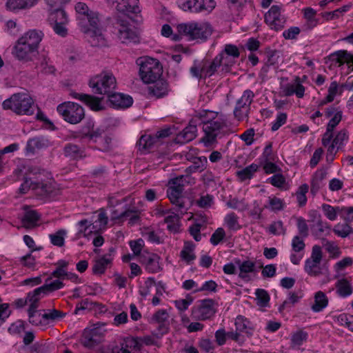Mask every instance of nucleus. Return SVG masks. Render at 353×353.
Returning a JSON list of instances; mask_svg holds the SVG:
<instances>
[{
  "label": "nucleus",
  "mask_w": 353,
  "mask_h": 353,
  "mask_svg": "<svg viewBox=\"0 0 353 353\" xmlns=\"http://www.w3.org/2000/svg\"><path fill=\"white\" fill-rule=\"evenodd\" d=\"M281 10V6L274 5L265 14V21L272 30L279 31L285 26L286 19Z\"/></svg>",
  "instance_id": "nucleus-14"
},
{
  "label": "nucleus",
  "mask_w": 353,
  "mask_h": 353,
  "mask_svg": "<svg viewBox=\"0 0 353 353\" xmlns=\"http://www.w3.org/2000/svg\"><path fill=\"white\" fill-rule=\"evenodd\" d=\"M178 32L189 40L200 39L205 41L212 33V28L208 22H190L179 24Z\"/></svg>",
  "instance_id": "nucleus-4"
},
{
  "label": "nucleus",
  "mask_w": 353,
  "mask_h": 353,
  "mask_svg": "<svg viewBox=\"0 0 353 353\" xmlns=\"http://www.w3.org/2000/svg\"><path fill=\"white\" fill-rule=\"evenodd\" d=\"M39 50H36L22 42L17 41L12 49L13 57L22 63H27L34 61L37 57Z\"/></svg>",
  "instance_id": "nucleus-15"
},
{
  "label": "nucleus",
  "mask_w": 353,
  "mask_h": 353,
  "mask_svg": "<svg viewBox=\"0 0 353 353\" xmlns=\"http://www.w3.org/2000/svg\"><path fill=\"white\" fill-rule=\"evenodd\" d=\"M322 210L326 217L330 220L334 221L337 217V212H341V209L339 207L334 208L328 204H323Z\"/></svg>",
  "instance_id": "nucleus-57"
},
{
  "label": "nucleus",
  "mask_w": 353,
  "mask_h": 353,
  "mask_svg": "<svg viewBox=\"0 0 353 353\" xmlns=\"http://www.w3.org/2000/svg\"><path fill=\"white\" fill-rule=\"evenodd\" d=\"M194 179L190 175H179L175 178L170 179L168 181V187L181 190L183 192L184 187L186 184L194 183Z\"/></svg>",
  "instance_id": "nucleus-28"
},
{
  "label": "nucleus",
  "mask_w": 353,
  "mask_h": 353,
  "mask_svg": "<svg viewBox=\"0 0 353 353\" xmlns=\"http://www.w3.org/2000/svg\"><path fill=\"white\" fill-rule=\"evenodd\" d=\"M4 110H11L19 115H32L34 112V101L27 93H15L3 103Z\"/></svg>",
  "instance_id": "nucleus-3"
},
{
  "label": "nucleus",
  "mask_w": 353,
  "mask_h": 353,
  "mask_svg": "<svg viewBox=\"0 0 353 353\" xmlns=\"http://www.w3.org/2000/svg\"><path fill=\"white\" fill-rule=\"evenodd\" d=\"M105 330H102L99 323L94 325L93 328H86L84 330L81 343L85 347L93 348L100 344L103 340Z\"/></svg>",
  "instance_id": "nucleus-13"
},
{
  "label": "nucleus",
  "mask_w": 353,
  "mask_h": 353,
  "mask_svg": "<svg viewBox=\"0 0 353 353\" xmlns=\"http://www.w3.org/2000/svg\"><path fill=\"white\" fill-rule=\"evenodd\" d=\"M139 261L149 273H157L161 270L159 265L160 257L154 253H143L140 255Z\"/></svg>",
  "instance_id": "nucleus-18"
},
{
  "label": "nucleus",
  "mask_w": 353,
  "mask_h": 353,
  "mask_svg": "<svg viewBox=\"0 0 353 353\" xmlns=\"http://www.w3.org/2000/svg\"><path fill=\"white\" fill-rule=\"evenodd\" d=\"M323 258V252L321 246L315 245L312 247V254L305 262L304 270L310 276H319L322 274L321 262Z\"/></svg>",
  "instance_id": "nucleus-11"
},
{
  "label": "nucleus",
  "mask_w": 353,
  "mask_h": 353,
  "mask_svg": "<svg viewBox=\"0 0 353 353\" xmlns=\"http://www.w3.org/2000/svg\"><path fill=\"white\" fill-rule=\"evenodd\" d=\"M50 279L48 278L46 280V283L41 286L43 289V290L46 295L50 292L61 289L64 285L63 282L59 279L48 283Z\"/></svg>",
  "instance_id": "nucleus-51"
},
{
  "label": "nucleus",
  "mask_w": 353,
  "mask_h": 353,
  "mask_svg": "<svg viewBox=\"0 0 353 353\" xmlns=\"http://www.w3.org/2000/svg\"><path fill=\"white\" fill-rule=\"evenodd\" d=\"M154 84L148 88V94L151 97L161 98L168 93V83L163 81H156Z\"/></svg>",
  "instance_id": "nucleus-29"
},
{
  "label": "nucleus",
  "mask_w": 353,
  "mask_h": 353,
  "mask_svg": "<svg viewBox=\"0 0 353 353\" xmlns=\"http://www.w3.org/2000/svg\"><path fill=\"white\" fill-rule=\"evenodd\" d=\"M202 225V223L195 222L189 227L188 231L196 241L201 240V228Z\"/></svg>",
  "instance_id": "nucleus-63"
},
{
  "label": "nucleus",
  "mask_w": 353,
  "mask_h": 353,
  "mask_svg": "<svg viewBox=\"0 0 353 353\" xmlns=\"http://www.w3.org/2000/svg\"><path fill=\"white\" fill-rule=\"evenodd\" d=\"M43 290L41 287H39L27 294L26 297L30 304L28 309L39 307V301L46 295Z\"/></svg>",
  "instance_id": "nucleus-34"
},
{
  "label": "nucleus",
  "mask_w": 353,
  "mask_h": 353,
  "mask_svg": "<svg viewBox=\"0 0 353 353\" xmlns=\"http://www.w3.org/2000/svg\"><path fill=\"white\" fill-rule=\"evenodd\" d=\"M171 134V129L165 128L154 134L142 135L137 143L139 149L144 153L153 151L163 143V139L168 137Z\"/></svg>",
  "instance_id": "nucleus-8"
},
{
  "label": "nucleus",
  "mask_w": 353,
  "mask_h": 353,
  "mask_svg": "<svg viewBox=\"0 0 353 353\" xmlns=\"http://www.w3.org/2000/svg\"><path fill=\"white\" fill-rule=\"evenodd\" d=\"M28 321L29 323L37 327L46 326L44 319V314H41V310L35 309H28Z\"/></svg>",
  "instance_id": "nucleus-37"
},
{
  "label": "nucleus",
  "mask_w": 353,
  "mask_h": 353,
  "mask_svg": "<svg viewBox=\"0 0 353 353\" xmlns=\"http://www.w3.org/2000/svg\"><path fill=\"white\" fill-rule=\"evenodd\" d=\"M48 145V140L43 137H36L30 139L26 145V150L34 153L36 150L46 148Z\"/></svg>",
  "instance_id": "nucleus-38"
},
{
  "label": "nucleus",
  "mask_w": 353,
  "mask_h": 353,
  "mask_svg": "<svg viewBox=\"0 0 353 353\" xmlns=\"http://www.w3.org/2000/svg\"><path fill=\"white\" fill-rule=\"evenodd\" d=\"M120 216H123V218H128L130 224L135 223L139 219V211L134 209H127L121 212Z\"/></svg>",
  "instance_id": "nucleus-61"
},
{
  "label": "nucleus",
  "mask_w": 353,
  "mask_h": 353,
  "mask_svg": "<svg viewBox=\"0 0 353 353\" xmlns=\"http://www.w3.org/2000/svg\"><path fill=\"white\" fill-rule=\"evenodd\" d=\"M57 110L65 121L71 124H77L85 117L83 108L74 102H63L57 107Z\"/></svg>",
  "instance_id": "nucleus-9"
},
{
  "label": "nucleus",
  "mask_w": 353,
  "mask_h": 353,
  "mask_svg": "<svg viewBox=\"0 0 353 353\" xmlns=\"http://www.w3.org/2000/svg\"><path fill=\"white\" fill-rule=\"evenodd\" d=\"M223 53H219L212 60L203 59L201 61H194L190 69L191 75L198 79L211 77L216 73L225 74L230 72L233 62L227 61L223 63Z\"/></svg>",
  "instance_id": "nucleus-1"
},
{
  "label": "nucleus",
  "mask_w": 353,
  "mask_h": 353,
  "mask_svg": "<svg viewBox=\"0 0 353 353\" xmlns=\"http://www.w3.org/2000/svg\"><path fill=\"white\" fill-rule=\"evenodd\" d=\"M43 34L41 31L36 30H30L24 33L17 41L22 42L26 46H28L36 50H39V43L41 41Z\"/></svg>",
  "instance_id": "nucleus-19"
},
{
  "label": "nucleus",
  "mask_w": 353,
  "mask_h": 353,
  "mask_svg": "<svg viewBox=\"0 0 353 353\" xmlns=\"http://www.w3.org/2000/svg\"><path fill=\"white\" fill-rule=\"evenodd\" d=\"M236 330L239 332L245 333L248 336L252 334L253 328L251 326L250 321L242 315H239L235 319L234 323Z\"/></svg>",
  "instance_id": "nucleus-40"
},
{
  "label": "nucleus",
  "mask_w": 353,
  "mask_h": 353,
  "mask_svg": "<svg viewBox=\"0 0 353 353\" xmlns=\"http://www.w3.org/2000/svg\"><path fill=\"white\" fill-rule=\"evenodd\" d=\"M330 58L332 61L338 63L339 66H341L345 63H350L352 61L353 54L347 50H341L331 54Z\"/></svg>",
  "instance_id": "nucleus-39"
},
{
  "label": "nucleus",
  "mask_w": 353,
  "mask_h": 353,
  "mask_svg": "<svg viewBox=\"0 0 353 353\" xmlns=\"http://www.w3.org/2000/svg\"><path fill=\"white\" fill-rule=\"evenodd\" d=\"M336 293L341 297H347L352 294V287L347 279H339L336 283Z\"/></svg>",
  "instance_id": "nucleus-43"
},
{
  "label": "nucleus",
  "mask_w": 353,
  "mask_h": 353,
  "mask_svg": "<svg viewBox=\"0 0 353 353\" xmlns=\"http://www.w3.org/2000/svg\"><path fill=\"white\" fill-rule=\"evenodd\" d=\"M182 194L183 192H181V190L176 189H173L170 187L167 189V196L170 202L178 207V211L183 213V210L184 209V212H185L186 209H185L184 203L181 201Z\"/></svg>",
  "instance_id": "nucleus-32"
},
{
  "label": "nucleus",
  "mask_w": 353,
  "mask_h": 353,
  "mask_svg": "<svg viewBox=\"0 0 353 353\" xmlns=\"http://www.w3.org/2000/svg\"><path fill=\"white\" fill-rule=\"evenodd\" d=\"M216 6L214 0H188L182 5L185 11L199 12L202 11H212Z\"/></svg>",
  "instance_id": "nucleus-17"
},
{
  "label": "nucleus",
  "mask_w": 353,
  "mask_h": 353,
  "mask_svg": "<svg viewBox=\"0 0 353 353\" xmlns=\"http://www.w3.org/2000/svg\"><path fill=\"white\" fill-rule=\"evenodd\" d=\"M268 232L273 235H284L286 233V229L281 221H276L270 224Z\"/></svg>",
  "instance_id": "nucleus-49"
},
{
  "label": "nucleus",
  "mask_w": 353,
  "mask_h": 353,
  "mask_svg": "<svg viewBox=\"0 0 353 353\" xmlns=\"http://www.w3.org/2000/svg\"><path fill=\"white\" fill-rule=\"evenodd\" d=\"M114 28L117 30V37L121 43L126 44L139 43V34L126 16H118L114 23Z\"/></svg>",
  "instance_id": "nucleus-5"
},
{
  "label": "nucleus",
  "mask_w": 353,
  "mask_h": 353,
  "mask_svg": "<svg viewBox=\"0 0 353 353\" xmlns=\"http://www.w3.org/2000/svg\"><path fill=\"white\" fill-rule=\"evenodd\" d=\"M303 12L306 20L303 28L305 30H310L316 27L319 23V20L316 18V12L310 7L303 9Z\"/></svg>",
  "instance_id": "nucleus-33"
},
{
  "label": "nucleus",
  "mask_w": 353,
  "mask_h": 353,
  "mask_svg": "<svg viewBox=\"0 0 353 353\" xmlns=\"http://www.w3.org/2000/svg\"><path fill=\"white\" fill-rule=\"evenodd\" d=\"M141 345L137 338H127L124 342L121 343V348H114L112 353H130L131 350H139Z\"/></svg>",
  "instance_id": "nucleus-27"
},
{
  "label": "nucleus",
  "mask_w": 353,
  "mask_h": 353,
  "mask_svg": "<svg viewBox=\"0 0 353 353\" xmlns=\"http://www.w3.org/2000/svg\"><path fill=\"white\" fill-rule=\"evenodd\" d=\"M65 234V230H59L56 233L50 234L51 243L56 246H63L64 245V236Z\"/></svg>",
  "instance_id": "nucleus-59"
},
{
  "label": "nucleus",
  "mask_w": 353,
  "mask_h": 353,
  "mask_svg": "<svg viewBox=\"0 0 353 353\" xmlns=\"http://www.w3.org/2000/svg\"><path fill=\"white\" fill-rule=\"evenodd\" d=\"M79 230L78 231L79 235H83L85 237L88 236L92 233V230H90L91 225L87 219H83L78 223Z\"/></svg>",
  "instance_id": "nucleus-62"
},
{
  "label": "nucleus",
  "mask_w": 353,
  "mask_h": 353,
  "mask_svg": "<svg viewBox=\"0 0 353 353\" xmlns=\"http://www.w3.org/2000/svg\"><path fill=\"white\" fill-rule=\"evenodd\" d=\"M218 119L216 112L202 110L196 112L192 119L196 123L199 121V124L203 126L205 123H212V121H216Z\"/></svg>",
  "instance_id": "nucleus-31"
},
{
  "label": "nucleus",
  "mask_w": 353,
  "mask_h": 353,
  "mask_svg": "<svg viewBox=\"0 0 353 353\" xmlns=\"http://www.w3.org/2000/svg\"><path fill=\"white\" fill-rule=\"evenodd\" d=\"M25 210L24 215L21 219L23 227L27 229H31L37 225V222L41 218V215L34 210L30 209L28 205L23 207Z\"/></svg>",
  "instance_id": "nucleus-23"
},
{
  "label": "nucleus",
  "mask_w": 353,
  "mask_h": 353,
  "mask_svg": "<svg viewBox=\"0 0 353 353\" xmlns=\"http://www.w3.org/2000/svg\"><path fill=\"white\" fill-rule=\"evenodd\" d=\"M139 64V75L145 83L155 82L162 74V67L156 59L145 57L140 60Z\"/></svg>",
  "instance_id": "nucleus-6"
},
{
  "label": "nucleus",
  "mask_w": 353,
  "mask_h": 353,
  "mask_svg": "<svg viewBox=\"0 0 353 353\" xmlns=\"http://www.w3.org/2000/svg\"><path fill=\"white\" fill-rule=\"evenodd\" d=\"M225 123L221 119H218L212 123H205L202 126L204 136L202 137V142L205 145H211L216 141L217 137L225 128Z\"/></svg>",
  "instance_id": "nucleus-12"
},
{
  "label": "nucleus",
  "mask_w": 353,
  "mask_h": 353,
  "mask_svg": "<svg viewBox=\"0 0 353 353\" xmlns=\"http://www.w3.org/2000/svg\"><path fill=\"white\" fill-rule=\"evenodd\" d=\"M195 245L192 241H185L183 250L181 251L180 256L181 259L188 263L192 262L196 259L194 254Z\"/></svg>",
  "instance_id": "nucleus-45"
},
{
  "label": "nucleus",
  "mask_w": 353,
  "mask_h": 353,
  "mask_svg": "<svg viewBox=\"0 0 353 353\" xmlns=\"http://www.w3.org/2000/svg\"><path fill=\"white\" fill-rule=\"evenodd\" d=\"M350 5H345L341 8H339L332 12H327L323 14V17L326 19V20H333L334 19H338L343 14V13L346 12L350 8Z\"/></svg>",
  "instance_id": "nucleus-54"
},
{
  "label": "nucleus",
  "mask_w": 353,
  "mask_h": 353,
  "mask_svg": "<svg viewBox=\"0 0 353 353\" xmlns=\"http://www.w3.org/2000/svg\"><path fill=\"white\" fill-rule=\"evenodd\" d=\"M139 0H119L117 2V10L121 13H137L140 12L138 6Z\"/></svg>",
  "instance_id": "nucleus-26"
},
{
  "label": "nucleus",
  "mask_w": 353,
  "mask_h": 353,
  "mask_svg": "<svg viewBox=\"0 0 353 353\" xmlns=\"http://www.w3.org/2000/svg\"><path fill=\"white\" fill-rule=\"evenodd\" d=\"M255 294L256 296L257 304L261 307L268 305L270 301V296L266 290L263 289H257Z\"/></svg>",
  "instance_id": "nucleus-58"
},
{
  "label": "nucleus",
  "mask_w": 353,
  "mask_h": 353,
  "mask_svg": "<svg viewBox=\"0 0 353 353\" xmlns=\"http://www.w3.org/2000/svg\"><path fill=\"white\" fill-rule=\"evenodd\" d=\"M168 230L172 233H178L180 230V218L176 213L172 212L164 219Z\"/></svg>",
  "instance_id": "nucleus-44"
},
{
  "label": "nucleus",
  "mask_w": 353,
  "mask_h": 353,
  "mask_svg": "<svg viewBox=\"0 0 353 353\" xmlns=\"http://www.w3.org/2000/svg\"><path fill=\"white\" fill-rule=\"evenodd\" d=\"M196 123L192 119L189 125L177 135L178 142L184 143L192 141L196 137Z\"/></svg>",
  "instance_id": "nucleus-24"
},
{
  "label": "nucleus",
  "mask_w": 353,
  "mask_h": 353,
  "mask_svg": "<svg viewBox=\"0 0 353 353\" xmlns=\"http://www.w3.org/2000/svg\"><path fill=\"white\" fill-rule=\"evenodd\" d=\"M220 53H223V56L225 54H226L228 56L232 57L233 59L238 58L240 55V52H239V48H237L236 46L233 45V44H226L225 46L224 50L223 51H221ZM223 60H225V61H227L228 62L230 61V62H233V63H234V61L228 60V57L225 58L223 57Z\"/></svg>",
  "instance_id": "nucleus-53"
},
{
  "label": "nucleus",
  "mask_w": 353,
  "mask_h": 353,
  "mask_svg": "<svg viewBox=\"0 0 353 353\" xmlns=\"http://www.w3.org/2000/svg\"><path fill=\"white\" fill-rule=\"evenodd\" d=\"M216 303L212 299H205L199 301V304L191 309V316L196 321L210 319L216 313Z\"/></svg>",
  "instance_id": "nucleus-10"
},
{
  "label": "nucleus",
  "mask_w": 353,
  "mask_h": 353,
  "mask_svg": "<svg viewBox=\"0 0 353 353\" xmlns=\"http://www.w3.org/2000/svg\"><path fill=\"white\" fill-rule=\"evenodd\" d=\"M75 10L78 14L79 23L85 26V21L89 23L90 28L85 32L90 34V42L92 46H102L105 43V39L99 28V14L90 10L88 6L83 2H79L75 6Z\"/></svg>",
  "instance_id": "nucleus-2"
},
{
  "label": "nucleus",
  "mask_w": 353,
  "mask_h": 353,
  "mask_svg": "<svg viewBox=\"0 0 353 353\" xmlns=\"http://www.w3.org/2000/svg\"><path fill=\"white\" fill-rule=\"evenodd\" d=\"M89 85L95 94L108 97L117 87L116 78L110 72H101L90 80Z\"/></svg>",
  "instance_id": "nucleus-7"
},
{
  "label": "nucleus",
  "mask_w": 353,
  "mask_h": 353,
  "mask_svg": "<svg viewBox=\"0 0 353 353\" xmlns=\"http://www.w3.org/2000/svg\"><path fill=\"white\" fill-rule=\"evenodd\" d=\"M168 314L165 310H159L152 315L150 323L152 324H163L168 320Z\"/></svg>",
  "instance_id": "nucleus-56"
},
{
  "label": "nucleus",
  "mask_w": 353,
  "mask_h": 353,
  "mask_svg": "<svg viewBox=\"0 0 353 353\" xmlns=\"http://www.w3.org/2000/svg\"><path fill=\"white\" fill-rule=\"evenodd\" d=\"M254 97V92L250 90H246L243 92L241 97L237 100L234 114L239 121L243 120L247 116Z\"/></svg>",
  "instance_id": "nucleus-16"
},
{
  "label": "nucleus",
  "mask_w": 353,
  "mask_h": 353,
  "mask_svg": "<svg viewBox=\"0 0 353 353\" xmlns=\"http://www.w3.org/2000/svg\"><path fill=\"white\" fill-rule=\"evenodd\" d=\"M259 168V165L256 163H252L245 168L241 170H238L236 172V176L241 181L250 179L254 176V173L257 172Z\"/></svg>",
  "instance_id": "nucleus-47"
},
{
  "label": "nucleus",
  "mask_w": 353,
  "mask_h": 353,
  "mask_svg": "<svg viewBox=\"0 0 353 353\" xmlns=\"http://www.w3.org/2000/svg\"><path fill=\"white\" fill-rule=\"evenodd\" d=\"M309 187L306 183L302 184L298 188L296 192V197L299 205L300 207L304 206L307 203L306 193L308 192Z\"/></svg>",
  "instance_id": "nucleus-52"
},
{
  "label": "nucleus",
  "mask_w": 353,
  "mask_h": 353,
  "mask_svg": "<svg viewBox=\"0 0 353 353\" xmlns=\"http://www.w3.org/2000/svg\"><path fill=\"white\" fill-rule=\"evenodd\" d=\"M103 131L100 128H94L91 123H87L82 127L77 138L80 139H88L90 141L97 142L101 137Z\"/></svg>",
  "instance_id": "nucleus-21"
},
{
  "label": "nucleus",
  "mask_w": 353,
  "mask_h": 353,
  "mask_svg": "<svg viewBox=\"0 0 353 353\" xmlns=\"http://www.w3.org/2000/svg\"><path fill=\"white\" fill-rule=\"evenodd\" d=\"M333 232L339 236L345 238L353 233V229L348 223H339L334 226Z\"/></svg>",
  "instance_id": "nucleus-50"
},
{
  "label": "nucleus",
  "mask_w": 353,
  "mask_h": 353,
  "mask_svg": "<svg viewBox=\"0 0 353 353\" xmlns=\"http://www.w3.org/2000/svg\"><path fill=\"white\" fill-rule=\"evenodd\" d=\"M38 0H8L6 6L10 10L32 7Z\"/></svg>",
  "instance_id": "nucleus-46"
},
{
  "label": "nucleus",
  "mask_w": 353,
  "mask_h": 353,
  "mask_svg": "<svg viewBox=\"0 0 353 353\" xmlns=\"http://www.w3.org/2000/svg\"><path fill=\"white\" fill-rule=\"evenodd\" d=\"M51 12L49 16L50 23L59 22V23H68V19L65 12L61 8V6H54L50 8Z\"/></svg>",
  "instance_id": "nucleus-36"
},
{
  "label": "nucleus",
  "mask_w": 353,
  "mask_h": 353,
  "mask_svg": "<svg viewBox=\"0 0 353 353\" xmlns=\"http://www.w3.org/2000/svg\"><path fill=\"white\" fill-rule=\"evenodd\" d=\"M239 217L234 212L229 213L225 217V222L230 230H240L241 226L238 221Z\"/></svg>",
  "instance_id": "nucleus-55"
},
{
  "label": "nucleus",
  "mask_w": 353,
  "mask_h": 353,
  "mask_svg": "<svg viewBox=\"0 0 353 353\" xmlns=\"http://www.w3.org/2000/svg\"><path fill=\"white\" fill-rule=\"evenodd\" d=\"M314 303L311 306V308L314 312H321L328 305V298L326 294L322 291H318L314 294Z\"/></svg>",
  "instance_id": "nucleus-35"
},
{
  "label": "nucleus",
  "mask_w": 353,
  "mask_h": 353,
  "mask_svg": "<svg viewBox=\"0 0 353 353\" xmlns=\"http://www.w3.org/2000/svg\"><path fill=\"white\" fill-rule=\"evenodd\" d=\"M112 259L109 254V257L107 255H104L101 258L97 259L92 267V271L94 274H103L108 266L111 264Z\"/></svg>",
  "instance_id": "nucleus-42"
},
{
  "label": "nucleus",
  "mask_w": 353,
  "mask_h": 353,
  "mask_svg": "<svg viewBox=\"0 0 353 353\" xmlns=\"http://www.w3.org/2000/svg\"><path fill=\"white\" fill-rule=\"evenodd\" d=\"M301 298V296L299 295L297 293L290 292L288 299L284 301L283 304L279 307V311L283 310L287 307H292L295 303H298Z\"/></svg>",
  "instance_id": "nucleus-60"
},
{
  "label": "nucleus",
  "mask_w": 353,
  "mask_h": 353,
  "mask_svg": "<svg viewBox=\"0 0 353 353\" xmlns=\"http://www.w3.org/2000/svg\"><path fill=\"white\" fill-rule=\"evenodd\" d=\"M66 316V313L57 309L48 310L44 313V319L46 325L50 323L59 321Z\"/></svg>",
  "instance_id": "nucleus-48"
},
{
  "label": "nucleus",
  "mask_w": 353,
  "mask_h": 353,
  "mask_svg": "<svg viewBox=\"0 0 353 353\" xmlns=\"http://www.w3.org/2000/svg\"><path fill=\"white\" fill-rule=\"evenodd\" d=\"M225 232L222 228H217L210 237V243L213 245H218L225 237Z\"/></svg>",
  "instance_id": "nucleus-64"
},
{
  "label": "nucleus",
  "mask_w": 353,
  "mask_h": 353,
  "mask_svg": "<svg viewBox=\"0 0 353 353\" xmlns=\"http://www.w3.org/2000/svg\"><path fill=\"white\" fill-rule=\"evenodd\" d=\"M34 185L35 194L41 198L50 196L55 190L54 185L48 181H41L37 179Z\"/></svg>",
  "instance_id": "nucleus-25"
},
{
  "label": "nucleus",
  "mask_w": 353,
  "mask_h": 353,
  "mask_svg": "<svg viewBox=\"0 0 353 353\" xmlns=\"http://www.w3.org/2000/svg\"><path fill=\"white\" fill-rule=\"evenodd\" d=\"M108 97L111 105L116 108H129L133 103V99L130 95L114 92V91L110 94Z\"/></svg>",
  "instance_id": "nucleus-22"
},
{
  "label": "nucleus",
  "mask_w": 353,
  "mask_h": 353,
  "mask_svg": "<svg viewBox=\"0 0 353 353\" xmlns=\"http://www.w3.org/2000/svg\"><path fill=\"white\" fill-rule=\"evenodd\" d=\"M63 152L65 157L71 159H78L85 157V150L79 145L73 143H67L64 146Z\"/></svg>",
  "instance_id": "nucleus-30"
},
{
  "label": "nucleus",
  "mask_w": 353,
  "mask_h": 353,
  "mask_svg": "<svg viewBox=\"0 0 353 353\" xmlns=\"http://www.w3.org/2000/svg\"><path fill=\"white\" fill-rule=\"evenodd\" d=\"M255 263L250 260L244 261L239 263V276L244 281H249L250 276L248 274L255 272Z\"/></svg>",
  "instance_id": "nucleus-41"
},
{
  "label": "nucleus",
  "mask_w": 353,
  "mask_h": 353,
  "mask_svg": "<svg viewBox=\"0 0 353 353\" xmlns=\"http://www.w3.org/2000/svg\"><path fill=\"white\" fill-rule=\"evenodd\" d=\"M70 95L72 98L78 99L84 103L92 110L99 111L103 109V107L101 103V100L98 97L87 94L77 93L74 91H71Z\"/></svg>",
  "instance_id": "nucleus-20"
}]
</instances>
